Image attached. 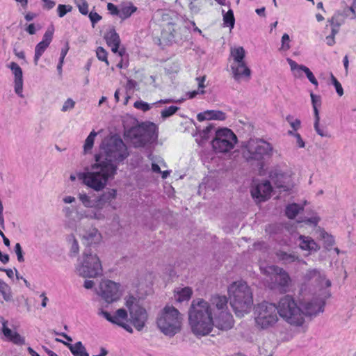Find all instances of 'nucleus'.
Wrapping results in <instances>:
<instances>
[{"mask_svg": "<svg viewBox=\"0 0 356 356\" xmlns=\"http://www.w3.org/2000/svg\"><path fill=\"white\" fill-rule=\"evenodd\" d=\"M188 321L196 337L209 334L214 326L210 304L202 298L194 299L188 311Z\"/></svg>", "mask_w": 356, "mask_h": 356, "instance_id": "f257e3e1", "label": "nucleus"}, {"mask_svg": "<svg viewBox=\"0 0 356 356\" xmlns=\"http://www.w3.org/2000/svg\"><path fill=\"white\" fill-rule=\"evenodd\" d=\"M231 307L236 316L242 317L250 312L253 303V292L245 281L232 282L227 288Z\"/></svg>", "mask_w": 356, "mask_h": 356, "instance_id": "f03ea898", "label": "nucleus"}, {"mask_svg": "<svg viewBox=\"0 0 356 356\" xmlns=\"http://www.w3.org/2000/svg\"><path fill=\"white\" fill-rule=\"evenodd\" d=\"M115 173V168L111 164H104L95 159V163L91 165L90 170L86 169L84 172H79L77 177L83 184L95 191H100Z\"/></svg>", "mask_w": 356, "mask_h": 356, "instance_id": "7ed1b4c3", "label": "nucleus"}, {"mask_svg": "<svg viewBox=\"0 0 356 356\" xmlns=\"http://www.w3.org/2000/svg\"><path fill=\"white\" fill-rule=\"evenodd\" d=\"M129 155L127 147L123 140L117 136H112L104 139L100 152L95 159L102 163L111 164L117 170V165L122 162Z\"/></svg>", "mask_w": 356, "mask_h": 356, "instance_id": "20e7f679", "label": "nucleus"}, {"mask_svg": "<svg viewBox=\"0 0 356 356\" xmlns=\"http://www.w3.org/2000/svg\"><path fill=\"white\" fill-rule=\"evenodd\" d=\"M279 316L285 322L293 326L304 324L303 314L300 305L291 295L282 297L276 304Z\"/></svg>", "mask_w": 356, "mask_h": 356, "instance_id": "39448f33", "label": "nucleus"}, {"mask_svg": "<svg viewBox=\"0 0 356 356\" xmlns=\"http://www.w3.org/2000/svg\"><path fill=\"white\" fill-rule=\"evenodd\" d=\"M125 135L134 147H144L156 140L158 127L153 122H142L130 128Z\"/></svg>", "mask_w": 356, "mask_h": 356, "instance_id": "423d86ee", "label": "nucleus"}, {"mask_svg": "<svg viewBox=\"0 0 356 356\" xmlns=\"http://www.w3.org/2000/svg\"><path fill=\"white\" fill-rule=\"evenodd\" d=\"M156 324L165 335L174 336L180 331L181 327L179 312L172 306L166 305L159 314Z\"/></svg>", "mask_w": 356, "mask_h": 356, "instance_id": "0eeeda50", "label": "nucleus"}, {"mask_svg": "<svg viewBox=\"0 0 356 356\" xmlns=\"http://www.w3.org/2000/svg\"><path fill=\"white\" fill-rule=\"evenodd\" d=\"M255 326L259 330L274 327L279 321L276 304L263 301L254 308Z\"/></svg>", "mask_w": 356, "mask_h": 356, "instance_id": "6e6552de", "label": "nucleus"}, {"mask_svg": "<svg viewBox=\"0 0 356 356\" xmlns=\"http://www.w3.org/2000/svg\"><path fill=\"white\" fill-rule=\"evenodd\" d=\"M260 270L263 275L269 277L270 282L268 286L271 289H277L283 293L289 291L291 280L288 273L283 268L274 265L266 266L261 265Z\"/></svg>", "mask_w": 356, "mask_h": 356, "instance_id": "1a4fd4ad", "label": "nucleus"}, {"mask_svg": "<svg viewBox=\"0 0 356 356\" xmlns=\"http://www.w3.org/2000/svg\"><path fill=\"white\" fill-rule=\"evenodd\" d=\"M273 146L266 141L257 138L250 139L243 147V156L248 161H262L266 156L273 154Z\"/></svg>", "mask_w": 356, "mask_h": 356, "instance_id": "9d476101", "label": "nucleus"}, {"mask_svg": "<svg viewBox=\"0 0 356 356\" xmlns=\"http://www.w3.org/2000/svg\"><path fill=\"white\" fill-rule=\"evenodd\" d=\"M78 274L83 277H96L102 275V266L99 258L93 253L90 246L83 252L82 259L76 267Z\"/></svg>", "mask_w": 356, "mask_h": 356, "instance_id": "9b49d317", "label": "nucleus"}, {"mask_svg": "<svg viewBox=\"0 0 356 356\" xmlns=\"http://www.w3.org/2000/svg\"><path fill=\"white\" fill-rule=\"evenodd\" d=\"M117 197V191L115 189H109L101 195L96 199V210L92 211L76 212L77 218L79 220L83 218L90 219L104 220L105 218L104 214L102 212V209L105 204H108L112 207L113 209H116V207L113 205V201Z\"/></svg>", "mask_w": 356, "mask_h": 356, "instance_id": "f8f14e48", "label": "nucleus"}, {"mask_svg": "<svg viewBox=\"0 0 356 356\" xmlns=\"http://www.w3.org/2000/svg\"><path fill=\"white\" fill-rule=\"evenodd\" d=\"M237 142L234 132L227 128L216 131L215 138L212 140L213 148L218 152H227L232 150Z\"/></svg>", "mask_w": 356, "mask_h": 356, "instance_id": "ddd939ff", "label": "nucleus"}, {"mask_svg": "<svg viewBox=\"0 0 356 356\" xmlns=\"http://www.w3.org/2000/svg\"><path fill=\"white\" fill-rule=\"evenodd\" d=\"M270 178L275 186L280 191H289L295 186L291 170L275 168L270 172Z\"/></svg>", "mask_w": 356, "mask_h": 356, "instance_id": "4468645a", "label": "nucleus"}, {"mask_svg": "<svg viewBox=\"0 0 356 356\" xmlns=\"http://www.w3.org/2000/svg\"><path fill=\"white\" fill-rule=\"evenodd\" d=\"M120 284L111 281L104 280L100 284V295L108 303L117 301L120 299Z\"/></svg>", "mask_w": 356, "mask_h": 356, "instance_id": "2eb2a0df", "label": "nucleus"}, {"mask_svg": "<svg viewBox=\"0 0 356 356\" xmlns=\"http://www.w3.org/2000/svg\"><path fill=\"white\" fill-rule=\"evenodd\" d=\"M325 302L320 298H314L309 301L300 302V307L302 309L303 318L305 316H316L323 311Z\"/></svg>", "mask_w": 356, "mask_h": 356, "instance_id": "dca6fc26", "label": "nucleus"}, {"mask_svg": "<svg viewBox=\"0 0 356 356\" xmlns=\"http://www.w3.org/2000/svg\"><path fill=\"white\" fill-rule=\"evenodd\" d=\"M213 323L218 329L227 331L233 327L234 320L229 311L222 310L218 313H214Z\"/></svg>", "mask_w": 356, "mask_h": 356, "instance_id": "f3484780", "label": "nucleus"}, {"mask_svg": "<svg viewBox=\"0 0 356 356\" xmlns=\"http://www.w3.org/2000/svg\"><path fill=\"white\" fill-rule=\"evenodd\" d=\"M130 321L134 327L140 331L145 325L147 320V313L145 309L140 307H136L135 309H132L129 312Z\"/></svg>", "mask_w": 356, "mask_h": 356, "instance_id": "a211bd4d", "label": "nucleus"}, {"mask_svg": "<svg viewBox=\"0 0 356 356\" xmlns=\"http://www.w3.org/2000/svg\"><path fill=\"white\" fill-rule=\"evenodd\" d=\"M272 192V186L268 181L257 184L251 190V195L257 202H263L270 198Z\"/></svg>", "mask_w": 356, "mask_h": 356, "instance_id": "6ab92c4d", "label": "nucleus"}, {"mask_svg": "<svg viewBox=\"0 0 356 356\" xmlns=\"http://www.w3.org/2000/svg\"><path fill=\"white\" fill-rule=\"evenodd\" d=\"M9 67L14 75V90L15 93L23 98V72L20 66L15 63H10Z\"/></svg>", "mask_w": 356, "mask_h": 356, "instance_id": "aec40b11", "label": "nucleus"}, {"mask_svg": "<svg viewBox=\"0 0 356 356\" xmlns=\"http://www.w3.org/2000/svg\"><path fill=\"white\" fill-rule=\"evenodd\" d=\"M54 34V29H47L44 35L42 40L40 42L35 48V56H34V63L35 65H38V60L45 51L47 48L50 44Z\"/></svg>", "mask_w": 356, "mask_h": 356, "instance_id": "412c9836", "label": "nucleus"}, {"mask_svg": "<svg viewBox=\"0 0 356 356\" xmlns=\"http://www.w3.org/2000/svg\"><path fill=\"white\" fill-rule=\"evenodd\" d=\"M104 39L108 47H111L113 53H118L119 56H122L124 54V49L119 50L120 39L119 35L114 29H110L104 35Z\"/></svg>", "mask_w": 356, "mask_h": 356, "instance_id": "4be33fe9", "label": "nucleus"}, {"mask_svg": "<svg viewBox=\"0 0 356 356\" xmlns=\"http://www.w3.org/2000/svg\"><path fill=\"white\" fill-rule=\"evenodd\" d=\"M2 333L5 340L11 342L17 346H22L25 343L24 337H22L18 332L13 331L6 325V322L3 323Z\"/></svg>", "mask_w": 356, "mask_h": 356, "instance_id": "5701e85b", "label": "nucleus"}, {"mask_svg": "<svg viewBox=\"0 0 356 356\" xmlns=\"http://www.w3.org/2000/svg\"><path fill=\"white\" fill-rule=\"evenodd\" d=\"M231 69L235 80L239 81L241 78L249 79L251 71L247 66L245 62L232 63Z\"/></svg>", "mask_w": 356, "mask_h": 356, "instance_id": "b1692460", "label": "nucleus"}, {"mask_svg": "<svg viewBox=\"0 0 356 356\" xmlns=\"http://www.w3.org/2000/svg\"><path fill=\"white\" fill-rule=\"evenodd\" d=\"M197 119L200 122L211 120H225L226 119V114L220 111L208 110L198 113Z\"/></svg>", "mask_w": 356, "mask_h": 356, "instance_id": "393cba45", "label": "nucleus"}, {"mask_svg": "<svg viewBox=\"0 0 356 356\" xmlns=\"http://www.w3.org/2000/svg\"><path fill=\"white\" fill-rule=\"evenodd\" d=\"M100 313L107 321L117 325L122 323L128 316L127 312L124 309H118L114 316H111L106 311L102 310Z\"/></svg>", "mask_w": 356, "mask_h": 356, "instance_id": "a878e982", "label": "nucleus"}, {"mask_svg": "<svg viewBox=\"0 0 356 356\" xmlns=\"http://www.w3.org/2000/svg\"><path fill=\"white\" fill-rule=\"evenodd\" d=\"M56 340L57 341L62 342L64 345H65L70 349L74 356H89V354L87 353L86 348L83 346L81 341H78L74 344H72L58 339H56Z\"/></svg>", "mask_w": 356, "mask_h": 356, "instance_id": "bb28decb", "label": "nucleus"}, {"mask_svg": "<svg viewBox=\"0 0 356 356\" xmlns=\"http://www.w3.org/2000/svg\"><path fill=\"white\" fill-rule=\"evenodd\" d=\"M211 304L215 305L216 312L215 313H218L219 312L222 311H228L227 309V302L228 300L225 296H219L215 295L213 296L210 300Z\"/></svg>", "mask_w": 356, "mask_h": 356, "instance_id": "cd10ccee", "label": "nucleus"}, {"mask_svg": "<svg viewBox=\"0 0 356 356\" xmlns=\"http://www.w3.org/2000/svg\"><path fill=\"white\" fill-rule=\"evenodd\" d=\"M286 61L290 66L293 76L297 79L302 78V73H305V69H306L307 66L299 65L295 60L289 58H286Z\"/></svg>", "mask_w": 356, "mask_h": 356, "instance_id": "c85d7f7f", "label": "nucleus"}, {"mask_svg": "<svg viewBox=\"0 0 356 356\" xmlns=\"http://www.w3.org/2000/svg\"><path fill=\"white\" fill-rule=\"evenodd\" d=\"M231 56L233 58L232 63L245 62V51L243 47H238L231 49Z\"/></svg>", "mask_w": 356, "mask_h": 356, "instance_id": "c756f323", "label": "nucleus"}, {"mask_svg": "<svg viewBox=\"0 0 356 356\" xmlns=\"http://www.w3.org/2000/svg\"><path fill=\"white\" fill-rule=\"evenodd\" d=\"M316 233L317 234V238L323 243H326L327 245H332L334 243V237L332 234L325 232L323 229L318 227L316 229Z\"/></svg>", "mask_w": 356, "mask_h": 356, "instance_id": "7c9ffc66", "label": "nucleus"}, {"mask_svg": "<svg viewBox=\"0 0 356 356\" xmlns=\"http://www.w3.org/2000/svg\"><path fill=\"white\" fill-rule=\"evenodd\" d=\"M176 292V299L179 302H184L188 300L193 294V291L191 287L186 286L184 288H182L181 289H178L177 291H175Z\"/></svg>", "mask_w": 356, "mask_h": 356, "instance_id": "2f4dec72", "label": "nucleus"}, {"mask_svg": "<svg viewBox=\"0 0 356 356\" xmlns=\"http://www.w3.org/2000/svg\"><path fill=\"white\" fill-rule=\"evenodd\" d=\"M302 210H303L302 206H300L296 203H292L286 206L285 213L289 218L293 219Z\"/></svg>", "mask_w": 356, "mask_h": 356, "instance_id": "473e14b6", "label": "nucleus"}, {"mask_svg": "<svg viewBox=\"0 0 356 356\" xmlns=\"http://www.w3.org/2000/svg\"><path fill=\"white\" fill-rule=\"evenodd\" d=\"M100 233L96 229H92L89 233L83 236V238L85 240L83 243H88V245H92V243H98L100 239Z\"/></svg>", "mask_w": 356, "mask_h": 356, "instance_id": "72a5a7b5", "label": "nucleus"}, {"mask_svg": "<svg viewBox=\"0 0 356 356\" xmlns=\"http://www.w3.org/2000/svg\"><path fill=\"white\" fill-rule=\"evenodd\" d=\"M137 10V8L132 3H129L128 5L122 6L120 8L119 17L122 19H126L131 16V15Z\"/></svg>", "mask_w": 356, "mask_h": 356, "instance_id": "f704fd0d", "label": "nucleus"}, {"mask_svg": "<svg viewBox=\"0 0 356 356\" xmlns=\"http://www.w3.org/2000/svg\"><path fill=\"white\" fill-rule=\"evenodd\" d=\"M78 199L85 207L95 208L96 209V200H92L91 196L86 193H79L78 194Z\"/></svg>", "mask_w": 356, "mask_h": 356, "instance_id": "c9c22d12", "label": "nucleus"}, {"mask_svg": "<svg viewBox=\"0 0 356 356\" xmlns=\"http://www.w3.org/2000/svg\"><path fill=\"white\" fill-rule=\"evenodd\" d=\"M223 13V24L225 26L233 29L235 23V19L234 17V13L232 10L229 9L227 13L222 10Z\"/></svg>", "mask_w": 356, "mask_h": 356, "instance_id": "e433bc0d", "label": "nucleus"}, {"mask_svg": "<svg viewBox=\"0 0 356 356\" xmlns=\"http://www.w3.org/2000/svg\"><path fill=\"white\" fill-rule=\"evenodd\" d=\"M328 22L330 23L332 26L331 31L334 32V34H337L339 32V26L342 24L343 21L340 19L339 15H334L330 20H328Z\"/></svg>", "mask_w": 356, "mask_h": 356, "instance_id": "4c0bfd02", "label": "nucleus"}, {"mask_svg": "<svg viewBox=\"0 0 356 356\" xmlns=\"http://www.w3.org/2000/svg\"><path fill=\"white\" fill-rule=\"evenodd\" d=\"M97 132H95V131H92L88 135V136L86 138L83 146L85 152H87L88 151L90 150L92 148L95 138L97 136Z\"/></svg>", "mask_w": 356, "mask_h": 356, "instance_id": "58836bf2", "label": "nucleus"}, {"mask_svg": "<svg viewBox=\"0 0 356 356\" xmlns=\"http://www.w3.org/2000/svg\"><path fill=\"white\" fill-rule=\"evenodd\" d=\"M72 212V209L69 207H65L63 209V213L65 218H68L66 221V225L70 228H74L76 227L75 222L71 219Z\"/></svg>", "mask_w": 356, "mask_h": 356, "instance_id": "ea45409f", "label": "nucleus"}, {"mask_svg": "<svg viewBox=\"0 0 356 356\" xmlns=\"http://www.w3.org/2000/svg\"><path fill=\"white\" fill-rule=\"evenodd\" d=\"M314 127L316 132L321 137L330 138L331 136L325 127L320 126V122H314Z\"/></svg>", "mask_w": 356, "mask_h": 356, "instance_id": "a19ab883", "label": "nucleus"}, {"mask_svg": "<svg viewBox=\"0 0 356 356\" xmlns=\"http://www.w3.org/2000/svg\"><path fill=\"white\" fill-rule=\"evenodd\" d=\"M286 120L290 124L291 127L294 130H298L301 127V121L298 118H295L291 115L286 117Z\"/></svg>", "mask_w": 356, "mask_h": 356, "instance_id": "79ce46f5", "label": "nucleus"}, {"mask_svg": "<svg viewBox=\"0 0 356 356\" xmlns=\"http://www.w3.org/2000/svg\"><path fill=\"white\" fill-rule=\"evenodd\" d=\"M179 109V108L175 106H170L168 108H165L161 112V118L163 119H166L174 115Z\"/></svg>", "mask_w": 356, "mask_h": 356, "instance_id": "37998d69", "label": "nucleus"}, {"mask_svg": "<svg viewBox=\"0 0 356 356\" xmlns=\"http://www.w3.org/2000/svg\"><path fill=\"white\" fill-rule=\"evenodd\" d=\"M75 3L79 12L84 15L88 13V3L86 0H75Z\"/></svg>", "mask_w": 356, "mask_h": 356, "instance_id": "c03bdc74", "label": "nucleus"}, {"mask_svg": "<svg viewBox=\"0 0 356 356\" xmlns=\"http://www.w3.org/2000/svg\"><path fill=\"white\" fill-rule=\"evenodd\" d=\"M277 255L279 259L284 263H290L298 259V257L296 254H287L284 252L279 253Z\"/></svg>", "mask_w": 356, "mask_h": 356, "instance_id": "a18cd8bd", "label": "nucleus"}, {"mask_svg": "<svg viewBox=\"0 0 356 356\" xmlns=\"http://www.w3.org/2000/svg\"><path fill=\"white\" fill-rule=\"evenodd\" d=\"M96 55L99 60L105 62L106 65H109V62L107 58V51L102 47H99L96 50Z\"/></svg>", "mask_w": 356, "mask_h": 356, "instance_id": "49530a36", "label": "nucleus"}, {"mask_svg": "<svg viewBox=\"0 0 356 356\" xmlns=\"http://www.w3.org/2000/svg\"><path fill=\"white\" fill-rule=\"evenodd\" d=\"M72 10V6L70 5L59 4L57 7L58 15L60 17H63L67 13Z\"/></svg>", "mask_w": 356, "mask_h": 356, "instance_id": "de8ad7c7", "label": "nucleus"}, {"mask_svg": "<svg viewBox=\"0 0 356 356\" xmlns=\"http://www.w3.org/2000/svg\"><path fill=\"white\" fill-rule=\"evenodd\" d=\"M125 305L128 308L129 312L131 310L135 309L136 307H140L138 305L137 299L133 296H130L127 298Z\"/></svg>", "mask_w": 356, "mask_h": 356, "instance_id": "09e8293b", "label": "nucleus"}, {"mask_svg": "<svg viewBox=\"0 0 356 356\" xmlns=\"http://www.w3.org/2000/svg\"><path fill=\"white\" fill-rule=\"evenodd\" d=\"M331 81L334 85L339 96L341 97L343 95V89L341 86V84L339 82V81L332 74H331Z\"/></svg>", "mask_w": 356, "mask_h": 356, "instance_id": "8fccbe9b", "label": "nucleus"}, {"mask_svg": "<svg viewBox=\"0 0 356 356\" xmlns=\"http://www.w3.org/2000/svg\"><path fill=\"white\" fill-rule=\"evenodd\" d=\"M68 49H69V47H68L67 44L65 48H63L61 49L59 63L57 65V70L59 73H61V72H62V67H63V64L64 62V58L67 54Z\"/></svg>", "mask_w": 356, "mask_h": 356, "instance_id": "3c124183", "label": "nucleus"}, {"mask_svg": "<svg viewBox=\"0 0 356 356\" xmlns=\"http://www.w3.org/2000/svg\"><path fill=\"white\" fill-rule=\"evenodd\" d=\"M290 38L287 33H284L282 37V44L280 50L287 51L290 49Z\"/></svg>", "mask_w": 356, "mask_h": 356, "instance_id": "603ef678", "label": "nucleus"}, {"mask_svg": "<svg viewBox=\"0 0 356 356\" xmlns=\"http://www.w3.org/2000/svg\"><path fill=\"white\" fill-rule=\"evenodd\" d=\"M75 102L71 99L68 98L63 104V106L61 108V111L63 112H67L72 109H73L75 106Z\"/></svg>", "mask_w": 356, "mask_h": 356, "instance_id": "864d4df0", "label": "nucleus"}, {"mask_svg": "<svg viewBox=\"0 0 356 356\" xmlns=\"http://www.w3.org/2000/svg\"><path fill=\"white\" fill-rule=\"evenodd\" d=\"M134 107L137 109L141 110L144 112L149 111L152 106L147 102H145L143 101H136L134 104Z\"/></svg>", "mask_w": 356, "mask_h": 356, "instance_id": "5fc2aeb1", "label": "nucleus"}, {"mask_svg": "<svg viewBox=\"0 0 356 356\" xmlns=\"http://www.w3.org/2000/svg\"><path fill=\"white\" fill-rule=\"evenodd\" d=\"M305 74L307 76L309 81L313 85H314L316 86V88H317L318 86V83L316 79L315 78L314 74L312 73V72L307 67H306V69H305Z\"/></svg>", "mask_w": 356, "mask_h": 356, "instance_id": "6e6d98bb", "label": "nucleus"}, {"mask_svg": "<svg viewBox=\"0 0 356 356\" xmlns=\"http://www.w3.org/2000/svg\"><path fill=\"white\" fill-rule=\"evenodd\" d=\"M8 289V285L6 282L0 280V292L2 293L6 300H8L9 299V296H7V291Z\"/></svg>", "mask_w": 356, "mask_h": 356, "instance_id": "4d7b16f0", "label": "nucleus"}, {"mask_svg": "<svg viewBox=\"0 0 356 356\" xmlns=\"http://www.w3.org/2000/svg\"><path fill=\"white\" fill-rule=\"evenodd\" d=\"M312 106L320 107L321 105V98L319 95H314L313 92L310 93Z\"/></svg>", "mask_w": 356, "mask_h": 356, "instance_id": "13d9d810", "label": "nucleus"}, {"mask_svg": "<svg viewBox=\"0 0 356 356\" xmlns=\"http://www.w3.org/2000/svg\"><path fill=\"white\" fill-rule=\"evenodd\" d=\"M214 128L212 125L211 124H209L207 125L202 131L201 133V136L202 138V139L204 140H207L209 136V134L211 131V130H213Z\"/></svg>", "mask_w": 356, "mask_h": 356, "instance_id": "bf43d9fd", "label": "nucleus"}, {"mask_svg": "<svg viewBox=\"0 0 356 356\" xmlns=\"http://www.w3.org/2000/svg\"><path fill=\"white\" fill-rule=\"evenodd\" d=\"M107 9L109 10V12L111 13V14L113 15H118L119 16V14H120V8H118V7L114 5L113 3H108L107 4Z\"/></svg>", "mask_w": 356, "mask_h": 356, "instance_id": "052dcab7", "label": "nucleus"}, {"mask_svg": "<svg viewBox=\"0 0 356 356\" xmlns=\"http://www.w3.org/2000/svg\"><path fill=\"white\" fill-rule=\"evenodd\" d=\"M89 18L92 24V26H94L95 24L98 22L102 19V17L97 13L91 12L89 14Z\"/></svg>", "mask_w": 356, "mask_h": 356, "instance_id": "680f3d73", "label": "nucleus"}, {"mask_svg": "<svg viewBox=\"0 0 356 356\" xmlns=\"http://www.w3.org/2000/svg\"><path fill=\"white\" fill-rule=\"evenodd\" d=\"M320 221V218L318 216H314L311 218H306L304 222H305L307 224H311L314 226L317 225L318 222Z\"/></svg>", "mask_w": 356, "mask_h": 356, "instance_id": "e2e57ef3", "label": "nucleus"}, {"mask_svg": "<svg viewBox=\"0 0 356 356\" xmlns=\"http://www.w3.org/2000/svg\"><path fill=\"white\" fill-rule=\"evenodd\" d=\"M299 238L302 241V243L305 245H316L314 240L311 237L300 235Z\"/></svg>", "mask_w": 356, "mask_h": 356, "instance_id": "0e129e2a", "label": "nucleus"}, {"mask_svg": "<svg viewBox=\"0 0 356 356\" xmlns=\"http://www.w3.org/2000/svg\"><path fill=\"white\" fill-rule=\"evenodd\" d=\"M295 139L296 145L299 148H304L305 147V143L299 133L296 136Z\"/></svg>", "mask_w": 356, "mask_h": 356, "instance_id": "69168bd1", "label": "nucleus"}, {"mask_svg": "<svg viewBox=\"0 0 356 356\" xmlns=\"http://www.w3.org/2000/svg\"><path fill=\"white\" fill-rule=\"evenodd\" d=\"M42 1L44 3L43 8L47 9V10H50V9L53 8L56 5V2L54 1H51V0H42Z\"/></svg>", "mask_w": 356, "mask_h": 356, "instance_id": "338daca9", "label": "nucleus"}, {"mask_svg": "<svg viewBox=\"0 0 356 356\" xmlns=\"http://www.w3.org/2000/svg\"><path fill=\"white\" fill-rule=\"evenodd\" d=\"M196 81L198 83L199 90H203L206 87L204 85V82L206 81V76L197 77Z\"/></svg>", "mask_w": 356, "mask_h": 356, "instance_id": "774afa93", "label": "nucleus"}]
</instances>
